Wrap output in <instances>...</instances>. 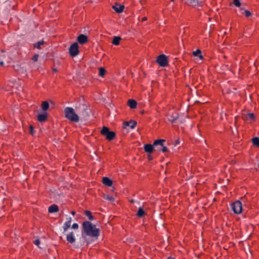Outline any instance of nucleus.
<instances>
[{"label": "nucleus", "instance_id": "f257e3e1", "mask_svg": "<svg viewBox=\"0 0 259 259\" xmlns=\"http://www.w3.org/2000/svg\"><path fill=\"white\" fill-rule=\"evenodd\" d=\"M86 236L91 237H98L100 235L99 229L96 228L95 225L89 221H85L82 223V232L81 237L79 239L76 247L79 248L83 246L85 243L88 244L90 243L87 239Z\"/></svg>", "mask_w": 259, "mask_h": 259}, {"label": "nucleus", "instance_id": "f03ea898", "mask_svg": "<svg viewBox=\"0 0 259 259\" xmlns=\"http://www.w3.org/2000/svg\"><path fill=\"white\" fill-rule=\"evenodd\" d=\"M64 114L65 117L71 121L77 122L79 120V116L72 107H66L64 109Z\"/></svg>", "mask_w": 259, "mask_h": 259}, {"label": "nucleus", "instance_id": "7ed1b4c3", "mask_svg": "<svg viewBox=\"0 0 259 259\" xmlns=\"http://www.w3.org/2000/svg\"><path fill=\"white\" fill-rule=\"evenodd\" d=\"M77 112L84 119H87L90 117V109L84 104H79L77 107Z\"/></svg>", "mask_w": 259, "mask_h": 259}, {"label": "nucleus", "instance_id": "20e7f679", "mask_svg": "<svg viewBox=\"0 0 259 259\" xmlns=\"http://www.w3.org/2000/svg\"><path fill=\"white\" fill-rule=\"evenodd\" d=\"M101 133L109 140H112L115 137V133L114 132L110 131L108 127L103 126L101 130Z\"/></svg>", "mask_w": 259, "mask_h": 259}, {"label": "nucleus", "instance_id": "39448f33", "mask_svg": "<svg viewBox=\"0 0 259 259\" xmlns=\"http://www.w3.org/2000/svg\"><path fill=\"white\" fill-rule=\"evenodd\" d=\"M231 210L236 214H239L242 210V204L239 200H237L230 205Z\"/></svg>", "mask_w": 259, "mask_h": 259}, {"label": "nucleus", "instance_id": "423d86ee", "mask_svg": "<svg viewBox=\"0 0 259 259\" xmlns=\"http://www.w3.org/2000/svg\"><path fill=\"white\" fill-rule=\"evenodd\" d=\"M165 142L164 139H158L155 140L153 143L155 147L160 146L161 148L157 147V150L162 152H166L168 151V149L166 146H164L163 143Z\"/></svg>", "mask_w": 259, "mask_h": 259}, {"label": "nucleus", "instance_id": "0eeeda50", "mask_svg": "<svg viewBox=\"0 0 259 259\" xmlns=\"http://www.w3.org/2000/svg\"><path fill=\"white\" fill-rule=\"evenodd\" d=\"M69 54L72 57H75L79 54L78 46L77 42L71 45L69 50Z\"/></svg>", "mask_w": 259, "mask_h": 259}, {"label": "nucleus", "instance_id": "6e6552de", "mask_svg": "<svg viewBox=\"0 0 259 259\" xmlns=\"http://www.w3.org/2000/svg\"><path fill=\"white\" fill-rule=\"evenodd\" d=\"M156 62L161 67H165L168 64L167 57L164 54H162L158 56Z\"/></svg>", "mask_w": 259, "mask_h": 259}, {"label": "nucleus", "instance_id": "1a4fd4ad", "mask_svg": "<svg viewBox=\"0 0 259 259\" xmlns=\"http://www.w3.org/2000/svg\"><path fill=\"white\" fill-rule=\"evenodd\" d=\"M78 42L80 44L83 45L88 41V37L84 34H80L77 38Z\"/></svg>", "mask_w": 259, "mask_h": 259}, {"label": "nucleus", "instance_id": "9d476101", "mask_svg": "<svg viewBox=\"0 0 259 259\" xmlns=\"http://www.w3.org/2000/svg\"><path fill=\"white\" fill-rule=\"evenodd\" d=\"M154 147L155 146L153 144L151 145L150 144H146L144 146V149L146 153L151 154L153 152Z\"/></svg>", "mask_w": 259, "mask_h": 259}, {"label": "nucleus", "instance_id": "9b49d317", "mask_svg": "<svg viewBox=\"0 0 259 259\" xmlns=\"http://www.w3.org/2000/svg\"><path fill=\"white\" fill-rule=\"evenodd\" d=\"M66 240L67 241L72 244L75 241V238L73 232H70L66 236Z\"/></svg>", "mask_w": 259, "mask_h": 259}, {"label": "nucleus", "instance_id": "f8f14e48", "mask_svg": "<svg viewBox=\"0 0 259 259\" xmlns=\"http://www.w3.org/2000/svg\"><path fill=\"white\" fill-rule=\"evenodd\" d=\"M124 7L123 5H119L118 4H115L114 5L112 6V8L114 10L118 13H121L124 9Z\"/></svg>", "mask_w": 259, "mask_h": 259}, {"label": "nucleus", "instance_id": "ddd939ff", "mask_svg": "<svg viewBox=\"0 0 259 259\" xmlns=\"http://www.w3.org/2000/svg\"><path fill=\"white\" fill-rule=\"evenodd\" d=\"M137 122L134 120H130V121H126L124 123V127L127 126L130 127L132 129H134L137 125Z\"/></svg>", "mask_w": 259, "mask_h": 259}, {"label": "nucleus", "instance_id": "4468645a", "mask_svg": "<svg viewBox=\"0 0 259 259\" xmlns=\"http://www.w3.org/2000/svg\"><path fill=\"white\" fill-rule=\"evenodd\" d=\"M128 106L132 109H135L137 107V103L134 99H130L127 101Z\"/></svg>", "mask_w": 259, "mask_h": 259}, {"label": "nucleus", "instance_id": "2eb2a0df", "mask_svg": "<svg viewBox=\"0 0 259 259\" xmlns=\"http://www.w3.org/2000/svg\"><path fill=\"white\" fill-rule=\"evenodd\" d=\"M242 118L245 120H248L249 119L253 120L255 118V115L253 113H249L246 115H243Z\"/></svg>", "mask_w": 259, "mask_h": 259}, {"label": "nucleus", "instance_id": "dca6fc26", "mask_svg": "<svg viewBox=\"0 0 259 259\" xmlns=\"http://www.w3.org/2000/svg\"><path fill=\"white\" fill-rule=\"evenodd\" d=\"M103 183L108 187H111L112 185V181L107 177H104L102 180Z\"/></svg>", "mask_w": 259, "mask_h": 259}, {"label": "nucleus", "instance_id": "f3484780", "mask_svg": "<svg viewBox=\"0 0 259 259\" xmlns=\"http://www.w3.org/2000/svg\"><path fill=\"white\" fill-rule=\"evenodd\" d=\"M59 210L58 206L56 204H53L49 206L48 211L50 213L56 212Z\"/></svg>", "mask_w": 259, "mask_h": 259}, {"label": "nucleus", "instance_id": "a211bd4d", "mask_svg": "<svg viewBox=\"0 0 259 259\" xmlns=\"http://www.w3.org/2000/svg\"><path fill=\"white\" fill-rule=\"evenodd\" d=\"M201 3L202 0H188V4L193 6H198Z\"/></svg>", "mask_w": 259, "mask_h": 259}, {"label": "nucleus", "instance_id": "6ab92c4d", "mask_svg": "<svg viewBox=\"0 0 259 259\" xmlns=\"http://www.w3.org/2000/svg\"><path fill=\"white\" fill-rule=\"evenodd\" d=\"M47 118V113L39 114L37 116V120L39 122H44L46 120Z\"/></svg>", "mask_w": 259, "mask_h": 259}, {"label": "nucleus", "instance_id": "aec40b11", "mask_svg": "<svg viewBox=\"0 0 259 259\" xmlns=\"http://www.w3.org/2000/svg\"><path fill=\"white\" fill-rule=\"evenodd\" d=\"M146 213L144 211V210L143 209L142 207H140L138 209V212L137 213V215L139 218H143L145 215Z\"/></svg>", "mask_w": 259, "mask_h": 259}, {"label": "nucleus", "instance_id": "412c9836", "mask_svg": "<svg viewBox=\"0 0 259 259\" xmlns=\"http://www.w3.org/2000/svg\"><path fill=\"white\" fill-rule=\"evenodd\" d=\"M49 108V104L47 101H43L41 104V108L44 111H47Z\"/></svg>", "mask_w": 259, "mask_h": 259}, {"label": "nucleus", "instance_id": "4be33fe9", "mask_svg": "<svg viewBox=\"0 0 259 259\" xmlns=\"http://www.w3.org/2000/svg\"><path fill=\"white\" fill-rule=\"evenodd\" d=\"M201 51L198 49L193 52V55L195 57H198L200 59H202L203 56L201 55Z\"/></svg>", "mask_w": 259, "mask_h": 259}, {"label": "nucleus", "instance_id": "5701e85b", "mask_svg": "<svg viewBox=\"0 0 259 259\" xmlns=\"http://www.w3.org/2000/svg\"><path fill=\"white\" fill-rule=\"evenodd\" d=\"M121 40V37L119 36H114L112 44L114 45H118L119 44V41Z\"/></svg>", "mask_w": 259, "mask_h": 259}, {"label": "nucleus", "instance_id": "b1692460", "mask_svg": "<svg viewBox=\"0 0 259 259\" xmlns=\"http://www.w3.org/2000/svg\"><path fill=\"white\" fill-rule=\"evenodd\" d=\"M178 118V115L177 113L173 114L168 119L169 121L171 123L175 122V121Z\"/></svg>", "mask_w": 259, "mask_h": 259}, {"label": "nucleus", "instance_id": "393cba45", "mask_svg": "<svg viewBox=\"0 0 259 259\" xmlns=\"http://www.w3.org/2000/svg\"><path fill=\"white\" fill-rule=\"evenodd\" d=\"M85 215L88 218V219L90 221H92L94 219V217L92 215V213L89 210H85L84 212Z\"/></svg>", "mask_w": 259, "mask_h": 259}, {"label": "nucleus", "instance_id": "a878e982", "mask_svg": "<svg viewBox=\"0 0 259 259\" xmlns=\"http://www.w3.org/2000/svg\"><path fill=\"white\" fill-rule=\"evenodd\" d=\"M45 43V41L43 40H41L38 41L36 43L34 44V47L38 49H41V46L42 45Z\"/></svg>", "mask_w": 259, "mask_h": 259}, {"label": "nucleus", "instance_id": "bb28decb", "mask_svg": "<svg viewBox=\"0 0 259 259\" xmlns=\"http://www.w3.org/2000/svg\"><path fill=\"white\" fill-rule=\"evenodd\" d=\"M71 226V223L67 222H65L63 225V228L64 232L63 233L65 232Z\"/></svg>", "mask_w": 259, "mask_h": 259}, {"label": "nucleus", "instance_id": "cd10ccee", "mask_svg": "<svg viewBox=\"0 0 259 259\" xmlns=\"http://www.w3.org/2000/svg\"><path fill=\"white\" fill-rule=\"evenodd\" d=\"M252 142L253 145L257 147L259 146V138L254 137L252 139Z\"/></svg>", "mask_w": 259, "mask_h": 259}, {"label": "nucleus", "instance_id": "c85d7f7f", "mask_svg": "<svg viewBox=\"0 0 259 259\" xmlns=\"http://www.w3.org/2000/svg\"><path fill=\"white\" fill-rule=\"evenodd\" d=\"M99 75L101 77H103L106 72L105 69L102 67H101L99 68Z\"/></svg>", "mask_w": 259, "mask_h": 259}, {"label": "nucleus", "instance_id": "c756f323", "mask_svg": "<svg viewBox=\"0 0 259 259\" xmlns=\"http://www.w3.org/2000/svg\"><path fill=\"white\" fill-rule=\"evenodd\" d=\"M241 13L244 14L247 17H249L251 15V13L247 10H244V12H242Z\"/></svg>", "mask_w": 259, "mask_h": 259}, {"label": "nucleus", "instance_id": "7c9ffc66", "mask_svg": "<svg viewBox=\"0 0 259 259\" xmlns=\"http://www.w3.org/2000/svg\"><path fill=\"white\" fill-rule=\"evenodd\" d=\"M233 4L237 7H241V3L239 0H234Z\"/></svg>", "mask_w": 259, "mask_h": 259}, {"label": "nucleus", "instance_id": "2f4dec72", "mask_svg": "<svg viewBox=\"0 0 259 259\" xmlns=\"http://www.w3.org/2000/svg\"><path fill=\"white\" fill-rule=\"evenodd\" d=\"M105 199L106 200H110V201H114V198L113 197H112L111 196H108V195L105 197Z\"/></svg>", "mask_w": 259, "mask_h": 259}, {"label": "nucleus", "instance_id": "473e14b6", "mask_svg": "<svg viewBox=\"0 0 259 259\" xmlns=\"http://www.w3.org/2000/svg\"><path fill=\"white\" fill-rule=\"evenodd\" d=\"M29 132H30V134L32 135H33L34 134V130H33V127L32 125H30L29 126Z\"/></svg>", "mask_w": 259, "mask_h": 259}, {"label": "nucleus", "instance_id": "72a5a7b5", "mask_svg": "<svg viewBox=\"0 0 259 259\" xmlns=\"http://www.w3.org/2000/svg\"><path fill=\"white\" fill-rule=\"evenodd\" d=\"M72 228L73 229H77L78 228V225L77 223H74L72 225Z\"/></svg>", "mask_w": 259, "mask_h": 259}, {"label": "nucleus", "instance_id": "f704fd0d", "mask_svg": "<svg viewBox=\"0 0 259 259\" xmlns=\"http://www.w3.org/2000/svg\"><path fill=\"white\" fill-rule=\"evenodd\" d=\"M38 57H39V55L38 54H35L33 58H32V60L34 61H37V60H38Z\"/></svg>", "mask_w": 259, "mask_h": 259}, {"label": "nucleus", "instance_id": "c9c22d12", "mask_svg": "<svg viewBox=\"0 0 259 259\" xmlns=\"http://www.w3.org/2000/svg\"><path fill=\"white\" fill-rule=\"evenodd\" d=\"M34 243L37 246H39V245L40 244V242L39 239H36L34 241Z\"/></svg>", "mask_w": 259, "mask_h": 259}, {"label": "nucleus", "instance_id": "e433bc0d", "mask_svg": "<svg viewBox=\"0 0 259 259\" xmlns=\"http://www.w3.org/2000/svg\"><path fill=\"white\" fill-rule=\"evenodd\" d=\"M71 221H72V219L71 217H69L67 218L66 222H69V223H71Z\"/></svg>", "mask_w": 259, "mask_h": 259}, {"label": "nucleus", "instance_id": "4c0bfd02", "mask_svg": "<svg viewBox=\"0 0 259 259\" xmlns=\"http://www.w3.org/2000/svg\"><path fill=\"white\" fill-rule=\"evenodd\" d=\"M239 8H240V11L244 12V10H245L244 9V7H243L242 5H241V7H239Z\"/></svg>", "mask_w": 259, "mask_h": 259}, {"label": "nucleus", "instance_id": "58836bf2", "mask_svg": "<svg viewBox=\"0 0 259 259\" xmlns=\"http://www.w3.org/2000/svg\"><path fill=\"white\" fill-rule=\"evenodd\" d=\"M180 144V140H177L176 141V145H178Z\"/></svg>", "mask_w": 259, "mask_h": 259}, {"label": "nucleus", "instance_id": "ea45409f", "mask_svg": "<svg viewBox=\"0 0 259 259\" xmlns=\"http://www.w3.org/2000/svg\"><path fill=\"white\" fill-rule=\"evenodd\" d=\"M148 159H149V160H152V158H152V157L151 155H148Z\"/></svg>", "mask_w": 259, "mask_h": 259}, {"label": "nucleus", "instance_id": "a19ab883", "mask_svg": "<svg viewBox=\"0 0 259 259\" xmlns=\"http://www.w3.org/2000/svg\"><path fill=\"white\" fill-rule=\"evenodd\" d=\"M146 20H147V18L145 17L142 18V21H144Z\"/></svg>", "mask_w": 259, "mask_h": 259}, {"label": "nucleus", "instance_id": "79ce46f5", "mask_svg": "<svg viewBox=\"0 0 259 259\" xmlns=\"http://www.w3.org/2000/svg\"><path fill=\"white\" fill-rule=\"evenodd\" d=\"M4 62L3 61H1L0 62V65H1L3 66L4 65Z\"/></svg>", "mask_w": 259, "mask_h": 259}, {"label": "nucleus", "instance_id": "37998d69", "mask_svg": "<svg viewBox=\"0 0 259 259\" xmlns=\"http://www.w3.org/2000/svg\"><path fill=\"white\" fill-rule=\"evenodd\" d=\"M71 213L72 215H74L75 214V212L74 211H72Z\"/></svg>", "mask_w": 259, "mask_h": 259}, {"label": "nucleus", "instance_id": "c03bdc74", "mask_svg": "<svg viewBox=\"0 0 259 259\" xmlns=\"http://www.w3.org/2000/svg\"><path fill=\"white\" fill-rule=\"evenodd\" d=\"M131 201L132 203H134V202H135V200H134V199H132V200H131V201Z\"/></svg>", "mask_w": 259, "mask_h": 259}, {"label": "nucleus", "instance_id": "a18cd8bd", "mask_svg": "<svg viewBox=\"0 0 259 259\" xmlns=\"http://www.w3.org/2000/svg\"><path fill=\"white\" fill-rule=\"evenodd\" d=\"M167 259H175V258L170 256V257H168Z\"/></svg>", "mask_w": 259, "mask_h": 259}, {"label": "nucleus", "instance_id": "49530a36", "mask_svg": "<svg viewBox=\"0 0 259 259\" xmlns=\"http://www.w3.org/2000/svg\"><path fill=\"white\" fill-rule=\"evenodd\" d=\"M157 147L161 148V147H160V146H157ZM154 148H156V149L157 150V147H154Z\"/></svg>", "mask_w": 259, "mask_h": 259}, {"label": "nucleus", "instance_id": "de8ad7c7", "mask_svg": "<svg viewBox=\"0 0 259 259\" xmlns=\"http://www.w3.org/2000/svg\"><path fill=\"white\" fill-rule=\"evenodd\" d=\"M258 167H259V164H258Z\"/></svg>", "mask_w": 259, "mask_h": 259}]
</instances>
